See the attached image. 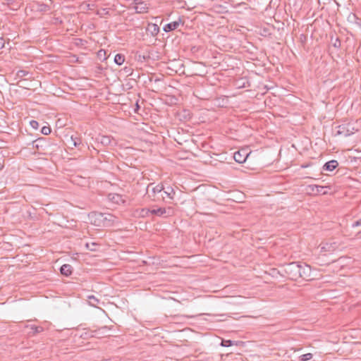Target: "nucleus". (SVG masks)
Segmentation results:
<instances>
[{"label":"nucleus","mask_w":361,"mask_h":361,"mask_svg":"<svg viewBox=\"0 0 361 361\" xmlns=\"http://www.w3.org/2000/svg\"><path fill=\"white\" fill-rule=\"evenodd\" d=\"M361 226V218H360L359 220H357V221H355V222L352 224V227H353V228L357 227V226Z\"/></svg>","instance_id":"32"},{"label":"nucleus","mask_w":361,"mask_h":361,"mask_svg":"<svg viewBox=\"0 0 361 361\" xmlns=\"http://www.w3.org/2000/svg\"><path fill=\"white\" fill-rule=\"evenodd\" d=\"M125 61V56L121 54H117L114 57V62L117 65H122Z\"/></svg>","instance_id":"21"},{"label":"nucleus","mask_w":361,"mask_h":361,"mask_svg":"<svg viewBox=\"0 0 361 361\" xmlns=\"http://www.w3.org/2000/svg\"><path fill=\"white\" fill-rule=\"evenodd\" d=\"M309 188L311 189V191L312 192L320 193V194H323V195H325L327 193V192L324 190L327 187L317 185H309Z\"/></svg>","instance_id":"16"},{"label":"nucleus","mask_w":361,"mask_h":361,"mask_svg":"<svg viewBox=\"0 0 361 361\" xmlns=\"http://www.w3.org/2000/svg\"><path fill=\"white\" fill-rule=\"evenodd\" d=\"M103 227H111L121 226V221L118 218L112 214L103 213Z\"/></svg>","instance_id":"4"},{"label":"nucleus","mask_w":361,"mask_h":361,"mask_svg":"<svg viewBox=\"0 0 361 361\" xmlns=\"http://www.w3.org/2000/svg\"><path fill=\"white\" fill-rule=\"evenodd\" d=\"M42 140V139H39L37 140H35L32 142V145H33V147H35L37 149L39 148V144L37 143L38 142H41Z\"/></svg>","instance_id":"33"},{"label":"nucleus","mask_w":361,"mask_h":361,"mask_svg":"<svg viewBox=\"0 0 361 361\" xmlns=\"http://www.w3.org/2000/svg\"><path fill=\"white\" fill-rule=\"evenodd\" d=\"M339 128H340V130H338L337 134H338V135L344 134L345 136H348L350 135V133H348V132L344 133V132L343 130H341V129H344V127L339 126Z\"/></svg>","instance_id":"31"},{"label":"nucleus","mask_w":361,"mask_h":361,"mask_svg":"<svg viewBox=\"0 0 361 361\" xmlns=\"http://www.w3.org/2000/svg\"><path fill=\"white\" fill-rule=\"evenodd\" d=\"M359 233H360V234H361V231L359 232Z\"/></svg>","instance_id":"38"},{"label":"nucleus","mask_w":361,"mask_h":361,"mask_svg":"<svg viewBox=\"0 0 361 361\" xmlns=\"http://www.w3.org/2000/svg\"><path fill=\"white\" fill-rule=\"evenodd\" d=\"M146 30L152 36L155 37L159 32V27L157 24H155V23H149L147 25Z\"/></svg>","instance_id":"10"},{"label":"nucleus","mask_w":361,"mask_h":361,"mask_svg":"<svg viewBox=\"0 0 361 361\" xmlns=\"http://www.w3.org/2000/svg\"><path fill=\"white\" fill-rule=\"evenodd\" d=\"M133 8L137 13H145L147 12V4L142 0H134Z\"/></svg>","instance_id":"9"},{"label":"nucleus","mask_w":361,"mask_h":361,"mask_svg":"<svg viewBox=\"0 0 361 361\" xmlns=\"http://www.w3.org/2000/svg\"><path fill=\"white\" fill-rule=\"evenodd\" d=\"M233 345V341L231 340H223L221 342V345L225 347L231 346Z\"/></svg>","instance_id":"28"},{"label":"nucleus","mask_w":361,"mask_h":361,"mask_svg":"<svg viewBox=\"0 0 361 361\" xmlns=\"http://www.w3.org/2000/svg\"><path fill=\"white\" fill-rule=\"evenodd\" d=\"M300 279H302L305 281H310L313 279V276L312 275V269L311 267L305 263L300 264Z\"/></svg>","instance_id":"5"},{"label":"nucleus","mask_w":361,"mask_h":361,"mask_svg":"<svg viewBox=\"0 0 361 361\" xmlns=\"http://www.w3.org/2000/svg\"><path fill=\"white\" fill-rule=\"evenodd\" d=\"M81 144L82 141L80 137L71 135L69 141V145L71 148H73V147H78Z\"/></svg>","instance_id":"20"},{"label":"nucleus","mask_w":361,"mask_h":361,"mask_svg":"<svg viewBox=\"0 0 361 361\" xmlns=\"http://www.w3.org/2000/svg\"><path fill=\"white\" fill-rule=\"evenodd\" d=\"M338 166V163L336 160H331L327 161L323 166L324 171H331L334 170Z\"/></svg>","instance_id":"14"},{"label":"nucleus","mask_w":361,"mask_h":361,"mask_svg":"<svg viewBox=\"0 0 361 361\" xmlns=\"http://www.w3.org/2000/svg\"><path fill=\"white\" fill-rule=\"evenodd\" d=\"M27 79H22V80H20L17 85L20 87H24V88H26V89H28L27 87H25V82H26Z\"/></svg>","instance_id":"30"},{"label":"nucleus","mask_w":361,"mask_h":361,"mask_svg":"<svg viewBox=\"0 0 361 361\" xmlns=\"http://www.w3.org/2000/svg\"><path fill=\"white\" fill-rule=\"evenodd\" d=\"M1 168V164H0V169Z\"/></svg>","instance_id":"37"},{"label":"nucleus","mask_w":361,"mask_h":361,"mask_svg":"<svg viewBox=\"0 0 361 361\" xmlns=\"http://www.w3.org/2000/svg\"><path fill=\"white\" fill-rule=\"evenodd\" d=\"M152 209H147V208H143L141 209L139 212V215H140L142 217L148 216L149 214H151Z\"/></svg>","instance_id":"23"},{"label":"nucleus","mask_w":361,"mask_h":361,"mask_svg":"<svg viewBox=\"0 0 361 361\" xmlns=\"http://www.w3.org/2000/svg\"><path fill=\"white\" fill-rule=\"evenodd\" d=\"M89 219L92 224L99 226V227H103V213L101 212H91L89 214Z\"/></svg>","instance_id":"6"},{"label":"nucleus","mask_w":361,"mask_h":361,"mask_svg":"<svg viewBox=\"0 0 361 361\" xmlns=\"http://www.w3.org/2000/svg\"><path fill=\"white\" fill-rule=\"evenodd\" d=\"M51 128L49 126H44L41 129V133L44 135H48L51 133Z\"/></svg>","instance_id":"27"},{"label":"nucleus","mask_w":361,"mask_h":361,"mask_svg":"<svg viewBox=\"0 0 361 361\" xmlns=\"http://www.w3.org/2000/svg\"><path fill=\"white\" fill-rule=\"evenodd\" d=\"M164 190V187L161 184L154 186V183H150L147 186V193L153 201H157L159 199V197L158 196L159 194H161L162 199L164 200L165 197L162 195V191Z\"/></svg>","instance_id":"2"},{"label":"nucleus","mask_w":361,"mask_h":361,"mask_svg":"<svg viewBox=\"0 0 361 361\" xmlns=\"http://www.w3.org/2000/svg\"><path fill=\"white\" fill-rule=\"evenodd\" d=\"M86 246L89 248V244L88 243L86 244Z\"/></svg>","instance_id":"36"},{"label":"nucleus","mask_w":361,"mask_h":361,"mask_svg":"<svg viewBox=\"0 0 361 361\" xmlns=\"http://www.w3.org/2000/svg\"><path fill=\"white\" fill-rule=\"evenodd\" d=\"M175 210L173 207H159V208H153L151 211V214L154 215L159 217L166 218L169 216H171L174 214Z\"/></svg>","instance_id":"3"},{"label":"nucleus","mask_w":361,"mask_h":361,"mask_svg":"<svg viewBox=\"0 0 361 361\" xmlns=\"http://www.w3.org/2000/svg\"><path fill=\"white\" fill-rule=\"evenodd\" d=\"M31 331L29 332V334H32V335H35L37 333H39L43 331V328L41 326H30Z\"/></svg>","instance_id":"22"},{"label":"nucleus","mask_w":361,"mask_h":361,"mask_svg":"<svg viewBox=\"0 0 361 361\" xmlns=\"http://www.w3.org/2000/svg\"><path fill=\"white\" fill-rule=\"evenodd\" d=\"M163 194H164L169 199L173 200L176 192L173 188L167 187L166 188H164V190L162 191V195Z\"/></svg>","instance_id":"19"},{"label":"nucleus","mask_w":361,"mask_h":361,"mask_svg":"<svg viewBox=\"0 0 361 361\" xmlns=\"http://www.w3.org/2000/svg\"><path fill=\"white\" fill-rule=\"evenodd\" d=\"M313 357V355L312 353H306V354H304V355H302L299 359H300V361H308L310 360H311Z\"/></svg>","instance_id":"26"},{"label":"nucleus","mask_w":361,"mask_h":361,"mask_svg":"<svg viewBox=\"0 0 361 361\" xmlns=\"http://www.w3.org/2000/svg\"><path fill=\"white\" fill-rule=\"evenodd\" d=\"M247 154H242L240 151L235 152L233 154L235 161L238 163H244L247 157Z\"/></svg>","instance_id":"15"},{"label":"nucleus","mask_w":361,"mask_h":361,"mask_svg":"<svg viewBox=\"0 0 361 361\" xmlns=\"http://www.w3.org/2000/svg\"><path fill=\"white\" fill-rule=\"evenodd\" d=\"M30 75V73L25 70H20L16 73V77L18 78H20L21 80L24 78Z\"/></svg>","instance_id":"24"},{"label":"nucleus","mask_w":361,"mask_h":361,"mask_svg":"<svg viewBox=\"0 0 361 361\" xmlns=\"http://www.w3.org/2000/svg\"><path fill=\"white\" fill-rule=\"evenodd\" d=\"M180 22H181L180 20H179L178 21H173V22L169 23L164 26L163 30L166 32H169L172 30H175L176 29H177L178 27V26L180 24Z\"/></svg>","instance_id":"13"},{"label":"nucleus","mask_w":361,"mask_h":361,"mask_svg":"<svg viewBox=\"0 0 361 361\" xmlns=\"http://www.w3.org/2000/svg\"><path fill=\"white\" fill-rule=\"evenodd\" d=\"M4 47V42L2 38H0V49Z\"/></svg>","instance_id":"34"},{"label":"nucleus","mask_w":361,"mask_h":361,"mask_svg":"<svg viewBox=\"0 0 361 361\" xmlns=\"http://www.w3.org/2000/svg\"><path fill=\"white\" fill-rule=\"evenodd\" d=\"M341 44V42L337 39L336 42L334 43V47H339Z\"/></svg>","instance_id":"35"},{"label":"nucleus","mask_w":361,"mask_h":361,"mask_svg":"<svg viewBox=\"0 0 361 361\" xmlns=\"http://www.w3.org/2000/svg\"><path fill=\"white\" fill-rule=\"evenodd\" d=\"M97 140L104 146H108L111 142V137L107 135H99Z\"/></svg>","instance_id":"18"},{"label":"nucleus","mask_w":361,"mask_h":361,"mask_svg":"<svg viewBox=\"0 0 361 361\" xmlns=\"http://www.w3.org/2000/svg\"><path fill=\"white\" fill-rule=\"evenodd\" d=\"M109 330V329L106 326H104L101 328H99L97 330L91 331L90 333H88V335L87 336L102 338L107 336ZM85 334L87 335V333H85Z\"/></svg>","instance_id":"8"},{"label":"nucleus","mask_w":361,"mask_h":361,"mask_svg":"<svg viewBox=\"0 0 361 361\" xmlns=\"http://www.w3.org/2000/svg\"><path fill=\"white\" fill-rule=\"evenodd\" d=\"M89 299V302L92 306H96L99 303V300L96 298L94 295H90L87 297Z\"/></svg>","instance_id":"25"},{"label":"nucleus","mask_w":361,"mask_h":361,"mask_svg":"<svg viewBox=\"0 0 361 361\" xmlns=\"http://www.w3.org/2000/svg\"><path fill=\"white\" fill-rule=\"evenodd\" d=\"M33 7L36 11L42 13L47 12L51 9L50 6L49 4L39 1L36 2L34 4Z\"/></svg>","instance_id":"11"},{"label":"nucleus","mask_w":361,"mask_h":361,"mask_svg":"<svg viewBox=\"0 0 361 361\" xmlns=\"http://www.w3.org/2000/svg\"><path fill=\"white\" fill-rule=\"evenodd\" d=\"M300 264L298 262H291L282 267L281 271L286 276L293 281H297L300 279Z\"/></svg>","instance_id":"1"},{"label":"nucleus","mask_w":361,"mask_h":361,"mask_svg":"<svg viewBox=\"0 0 361 361\" xmlns=\"http://www.w3.org/2000/svg\"><path fill=\"white\" fill-rule=\"evenodd\" d=\"M348 23L355 25L357 27L361 28V19H360L355 13H350L347 18Z\"/></svg>","instance_id":"12"},{"label":"nucleus","mask_w":361,"mask_h":361,"mask_svg":"<svg viewBox=\"0 0 361 361\" xmlns=\"http://www.w3.org/2000/svg\"><path fill=\"white\" fill-rule=\"evenodd\" d=\"M61 274L66 276H68L72 274L73 268L70 264H65L61 267Z\"/></svg>","instance_id":"17"},{"label":"nucleus","mask_w":361,"mask_h":361,"mask_svg":"<svg viewBox=\"0 0 361 361\" xmlns=\"http://www.w3.org/2000/svg\"><path fill=\"white\" fill-rule=\"evenodd\" d=\"M338 248V245L334 243H323L320 245V252L324 255L327 252L331 253Z\"/></svg>","instance_id":"7"},{"label":"nucleus","mask_w":361,"mask_h":361,"mask_svg":"<svg viewBox=\"0 0 361 361\" xmlns=\"http://www.w3.org/2000/svg\"><path fill=\"white\" fill-rule=\"evenodd\" d=\"M30 126L37 130L39 128V123L37 121H35V120H32L30 122Z\"/></svg>","instance_id":"29"}]
</instances>
